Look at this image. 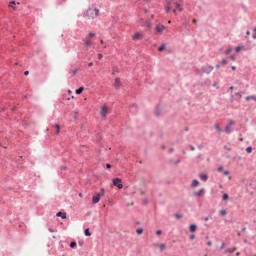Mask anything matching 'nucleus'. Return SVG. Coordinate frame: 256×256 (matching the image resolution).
<instances>
[{"mask_svg": "<svg viewBox=\"0 0 256 256\" xmlns=\"http://www.w3.org/2000/svg\"><path fill=\"white\" fill-rule=\"evenodd\" d=\"M98 9L90 8L84 13V16L88 20L94 19L98 15Z\"/></svg>", "mask_w": 256, "mask_h": 256, "instance_id": "f257e3e1", "label": "nucleus"}, {"mask_svg": "<svg viewBox=\"0 0 256 256\" xmlns=\"http://www.w3.org/2000/svg\"><path fill=\"white\" fill-rule=\"evenodd\" d=\"M104 194V189L102 188L100 190V192L97 194L96 195H94L92 197V202L96 204L100 200V196H103Z\"/></svg>", "mask_w": 256, "mask_h": 256, "instance_id": "f03ea898", "label": "nucleus"}, {"mask_svg": "<svg viewBox=\"0 0 256 256\" xmlns=\"http://www.w3.org/2000/svg\"><path fill=\"white\" fill-rule=\"evenodd\" d=\"M112 182H113V184L114 186H117L120 189L122 188L123 186H122V184H121V182H122L121 179H120L118 178H114L112 180Z\"/></svg>", "mask_w": 256, "mask_h": 256, "instance_id": "7ed1b4c3", "label": "nucleus"}, {"mask_svg": "<svg viewBox=\"0 0 256 256\" xmlns=\"http://www.w3.org/2000/svg\"><path fill=\"white\" fill-rule=\"evenodd\" d=\"M108 114V108L105 106H103L101 108V110L100 112V114L103 116L105 117L106 116L107 114Z\"/></svg>", "mask_w": 256, "mask_h": 256, "instance_id": "20e7f679", "label": "nucleus"}, {"mask_svg": "<svg viewBox=\"0 0 256 256\" xmlns=\"http://www.w3.org/2000/svg\"><path fill=\"white\" fill-rule=\"evenodd\" d=\"M84 46L86 48H88L91 47L92 44V42L90 38H86L84 40Z\"/></svg>", "mask_w": 256, "mask_h": 256, "instance_id": "39448f33", "label": "nucleus"}, {"mask_svg": "<svg viewBox=\"0 0 256 256\" xmlns=\"http://www.w3.org/2000/svg\"><path fill=\"white\" fill-rule=\"evenodd\" d=\"M234 124L235 122L232 120H230L229 121L228 125L225 128V131L226 132V133L229 134L230 132V126L233 125Z\"/></svg>", "mask_w": 256, "mask_h": 256, "instance_id": "423d86ee", "label": "nucleus"}, {"mask_svg": "<svg viewBox=\"0 0 256 256\" xmlns=\"http://www.w3.org/2000/svg\"><path fill=\"white\" fill-rule=\"evenodd\" d=\"M164 28V26L160 24H158L156 28V32L158 34L162 33Z\"/></svg>", "mask_w": 256, "mask_h": 256, "instance_id": "0eeeda50", "label": "nucleus"}, {"mask_svg": "<svg viewBox=\"0 0 256 256\" xmlns=\"http://www.w3.org/2000/svg\"><path fill=\"white\" fill-rule=\"evenodd\" d=\"M204 194V190L203 188L200 189L198 192H194V194L197 196H201Z\"/></svg>", "mask_w": 256, "mask_h": 256, "instance_id": "6e6552de", "label": "nucleus"}, {"mask_svg": "<svg viewBox=\"0 0 256 256\" xmlns=\"http://www.w3.org/2000/svg\"><path fill=\"white\" fill-rule=\"evenodd\" d=\"M141 37H142L141 34L139 32H136L132 36V39L134 40H140L141 38Z\"/></svg>", "mask_w": 256, "mask_h": 256, "instance_id": "1a4fd4ad", "label": "nucleus"}, {"mask_svg": "<svg viewBox=\"0 0 256 256\" xmlns=\"http://www.w3.org/2000/svg\"><path fill=\"white\" fill-rule=\"evenodd\" d=\"M173 5V7H175L179 11H182L183 10V8L181 6L178 4L176 2H174L173 4H172Z\"/></svg>", "mask_w": 256, "mask_h": 256, "instance_id": "9d476101", "label": "nucleus"}, {"mask_svg": "<svg viewBox=\"0 0 256 256\" xmlns=\"http://www.w3.org/2000/svg\"><path fill=\"white\" fill-rule=\"evenodd\" d=\"M199 176L200 178V179L204 181L207 180L208 178V176L205 174H200Z\"/></svg>", "mask_w": 256, "mask_h": 256, "instance_id": "9b49d317", "label": "nucleus"}, {"mask_svg": "<svg viewBox=\"0 0 256 256\" xmlns=\"http://www.w3.org/2000/svg\"><path fill=\"white\" fill-rule=\"evenodd\" d=\"M200 183L196 180H194L191 184V187L194 188L199 185Z\"/></svg>", "mask_w": 256, "mask_h": 256, "instance_id": "f8f14e48", "label": "nucleus"}, {"mask_svg": "<svg viewBox=\"0 0 256 256\" xmlns=\"http://www.w3.org/2000/svg\"><path fill=\"white\" fill-rule=\"evenodd\" d=\"M57 216H61L62 218L64 219L66 218V212H58L56 214Z\"/></svg>", "mask_w": 256, "mask_h": 256, "instance_id": "ddd939ff", "label": "nucleus"}, {"mask_svg": "<svg viewBox=\"0 0 256 256\" xmlns=\"http://www.w3.org/2000/svg\"><path fill=\"white\" fill-rule=\"evenodd\" d=\"M236 250V248L234 247L232 248H229L224 250V253H232L234 252Z\"/></svg>", "mask_w": 256, "mask_h": 256, "instance_id": "4468645a", "label": "nucleus"}, {"mask_svg": "<svg viewBox=\"0 0 256 256\" xmlns=\"http://www.w3.org/2000/svg\"><path fill=\"white\" fill-rule=\"evenodd\" d=\"M172 7H173V5L172 4V3L168 2V6L166 8V12H168Z\"/></svg>", "mask_w": 256, "mask_h": 256, "instance_id": "2eb2a0df", "label": "nucleus"}, {"mask_svg": "<svg viewBox=\"0 0 256 256\" xmlns=\"http://www.w3.org/2000/svg\"><path fill=\"white\" fill-rule=\"evenodd\" d=\"M196 226L194 224H191L190 226V231L191 232H194L196 230Z\"/></svg>", "mask_w": 256, "mask_h": 256, "instance_id": "dca6fc26", "label": "nucleus"}, {"mask_svg": "<svg viewBox=\"0 0 256 256\" xmlns=\"http://www.w3.org/2000/svg\"><path fill=\"white\" fill-rule=\"evenodd\" d=\"M114 86L116 87H119L120 86V80L119 78H116L115 80Z\"/></svg>", "mask_w": 256, "mask_h": 256, "instance_id": "f3484780", "label": "nucleus"}, {"mask_svg": "<svg viewBox=\"0 0 256 256\" xmlns=\"http://www.w3.org/2000/svg\"><path fill=\"white\" fill-rule=\"evenodd\" d=\"M244 48V46H240L236 48H235L234 50L236 52H238L240 51Z\"/></svg>", "mask_w": 256, "mask_h": 256, "instance_id": "a211bd4d", "label": "nucleus"}, {"mask_svg": "<svg viewBox=\"0 0 256 256\" xmlns=\"http://www.w3.org/2000/svg\"><path fill=\"white\" fill-rule=\"evenodd\" d=\"M246 99L247 100H248L250 99H252L254 100H256V96H246Z\"/></svg>", "mask_w": 256, "mask_h": 256, "instance_id": "6ab92c4d", "label": "nucleus"}, {"mask_svg": "<svg viewBox=\"0 0 256 256\" xmlns=\"http://www.w3.org/2000/svg\"><path fill=\"white\" fill-rule=\"evenodd\" d=\"M83 90H84V88L82 87H80L76 90V94H80L82 92Z\"/></svg>", "mask_w": 256, "mask_h": 256, "instance_id": "aec40b11", "label": "nucleus"}, {"mask_svg": "<svg viewBox=\"0 0 256 256\" xmlns=\"http://www.w3.org/2000/svg\"><path fill=\"white\" fill-rule=\"evenodd\" d=\"M214 127L218 132H220L222 131L221 128H220L218 124H215Z\"/></svg>", "mask_w": 256, "mask_h": 256, "instance_id": "412c9836", "label": "nucleus"}, {"mask_svg": "<svg viewBox=\"0 0 256 256\" xmlns=\"http://www.w3.org/2000/svg\"><path fill=\"white\" fill-rule=\"evenodd\" d=\"M84 234L86 236H90L91 234L88 228H86L84 230Z\"/></svg>", "mask_w": 256, "mask_h": 256, "instance_id": "4be33fe9", "label": "nucleus"}, {"mask_svg": "<svg viewBox=\"0 0 256 256\" xmlns=\"http://www.w3.org/2000/svg\"><path fill=\"white\" fill-rule=\"evenodd\" d=\"M16 4V2L15 1H12L10 2V4L9 5V6L12 7L14 10H15V8L13 6V5Z\"/></svg>", "mask_w": 256, "mask_h": 256, "instance_id": "5701e85b", "label": "nucleus"}, {"mask_svg": "<svg viewBox=\"0 0 256 256\" xmlns=\"http://www.w3.org/2000/svg\"><path fill=\"white\" fill-rule=\"evenodd\" d=\"M219 212L221 215L222 216H224L226 213V210H222L219 211Z\"/></svg>", "mask_w": 256, "mask_h": 256, "instance_id": "b1692460", "label": "nucleus"}, {"mask_svg": "<svg viewBox=\"0 0 256 256\" xmlns=\"http://www.w3.org/2000/svg\"><path fill=\"white\" fill-rule=\"evenodd\" d=\"M166 248V246L164 244H161L160 246V252H162Z\"/></svg>", "mask_w": 256, "mask_h": 256, "instance_id": "393cba45", "label": "nucleus"}, {"mask_svg": "<svg viewBox=\"0 0 256 256\" xmlns=\"http://www.w3.org/2000/svg\"><path fill=\"white\" fill-rule=\"evenodd\" d=\"M228 195L226 194H224V195H223V196H222V200H226L228 199Z\"/></svg>", "mask_w": 256, "mask_h": 256, "instance_id": "a878e982", "label": "nucleus"}, {"mask_svg": "<svg viewBox=\"0 0 256 256\" xmlns=\"http://www.w3.org/2000/svg\"><path fill=\"white\" fill-rule=\"evenodd\" d=\"M165 48V44H162L161 45V46L158 48V50L159 51H162V50H164Z\"/></svg>", "mask_w": 256, "mask_h": 256, "instance_id": "bb28decb", "label": "nucleus"}, {"mask_svg": "<svg viewBox=\"0 0 256 256\" xmlns=\"http://www.w3.org/2000/svg\"><path fill=\"white\" fill-rule=\"evenodd\" d=\"M56 134H58L59 132H60V126L58 124H56Z\"/></svg>", "mask_w": 256, "mask_h": 256, "instance_id": "cd10ccee", "label": "nucleus"}, {"mask_svg": "<svg viewBox=\"0 0 256 256\" xmlns=\"http://www.w3.org/2000/svg\"><path fill=\"white\" fill-rule=\"evenodd\" d=\"M246 151L248 152V153H250L252 152V148L250 147V146H248V147L246 148Z\"/></svg>", "mask_w": 256, "mask_h": 256, "instance_id": "c85d7f7f", "label": "nucleus"}, {"mask_svg": "<svg viewBox=\"0 0 256 256\" xmlns=\"http://www.w3.org/2000/svg\"><path fill=\"white\" fill-rule=\"evenodd\" d=\"M76 242H72L70 244V246L72 248H74L75 246H76Z\"/></svg>", "mask_w": 256, "mask_h": 256, "instance_id": "c756f323", "label": "nucleus"}, {"mask_svg": "<svg viewBox=\"0 0 256 256\" xmlns=\"http://www.w3.org/2000/svg\"><path fill=\"white\" fill-rule=\"evenodd\" d=\"M95 36V34L93 32H90L88 34V36L90 38H92Z\"/></svg>", "mask_w": 256, "mask_h": 256, "instance_id": "7c9ffc66", "label": "nucleus"}, {"mask_svg": "<svg viewBox=\"0 0 256 256\" xmlns=\"http://www.w3.org/2000/svg\"><path fill=\"white\" fill-rule=\"evenodd\" d=\"M136 232L138 234H140L142 232L143 230L142 228H139V229L136 230Z\"/></svg>", "mask_w": 256, "mask_h": 256, "instance_id": "2f4dec72", "label": "nucleus"}, {"mask_svg": "<svg viewBox=\"0 0 256 256\" xmlns=\"http://www.w3.org/2000/svg\"><path fill=\"white\" fill-rule=\"evenodd\" d=\"M176 217L178 218H182V215L180 214H176Z\"/></svg>", "mask_w": 256, "mask_h": 256, "instance_id": "473e14b6", "label": "nucleus"}, {"mask_svg": "<svg viewBox=\"0 0 256 256\" xmlns=\"http://www.w3.org/2000/svg\"><path fill=\"white\" fill-rule=\"evenodd\" d=\"M232 50V48H229L226 51V54H229Z\"/></svg>", "mask_w": 256, "mask_h": 256, "instance_id": "72a5a7b5", "label": "nucleus"}, {"mask_svg": "<svg viewBox=\"0 0 256 256\" xmlns=\"http://www.w3.org/2000/svg\"><path fill=\"white\" fill-rule=\"evenodd\" d=\"M151 24H151L150 22L149 21H146V25L147 26H148V27L150 26H151Z\"/></svg>", "mask_w": 256, "mask_h": 256, "instance_id": "f704fd0d", "label": "nucleus"}, {"mask_svg": "<svg viewBox=\"0 0 256 256\" xmlns=\"http://www.w3.org/2000/svg\"><path fill=\"white\" fill-rule=\"evenodd\" d=\"M78 70L77 69H74L72 70V76L75 75L77 73Z\"/></svg>", "mask_w": 256, "mask_h": 256, "instance_id": "c9c22d12", "label": "nucleus"}, {"mask_svg": "<svg viewBox=\"0 0 256 256\" xmlns=\"http://www.w3.org/2000/svg\"><path fill=\"white\" fill-rule=\"evenodd\" d=\"M98 58L99 60L102 59V54H98Z\"/></svg>", "mask_w": 256, "mask_h": 256, "instance_id": "e433bc0d", "label": "nucleus"}, {"mask_svg": "<svg viewBox=\"0 0 256 256\" xmlns=\"http://www.w3.org/2000/svg\"><path fill=\"white\" fill-rule=\"evenodd\" d=\"M236 96H238L239 98H240L242 97V95H241V94L240 92H236Z\"/></svg>", "mask_w": 256, "mask_h": 256, "instance_id": "4c0bfd02", "label": "nucleus"}, {"mask_svg": "<svg viewBox=\"0 0 256 256\" xmlns=\"http://www.w3.org/2000/svg\"><path fill=\"white\" fill-rule=\"evenodd\" d=\"M156 234L160 235L162 234V231L160 230H158L156 232Z\"/></svg>", "mask_w": 256, "mask_h": 256, "instance_id": "58836bf2", "label": "nucleus"}, {"mask_svg": "<svg viewBox=\"0 0 256 256\" xmlns=\"http://www.w3.org/2000/svg\"><path fill=\"white\" fill-rule=\"evenodd\" d=\"M222 64H226L227 63V61H226V60H224H224H222Z\"/></svg>", "mask_w": 256, "mask_h": 256, "instance_id": "ea45409f", "label": "nucleus"}, {"mask_svg": "<svg viewBox=\"0 0 256 256\" xmlns=\"http://www.w3.org/2000/svg\"><path fill=\"white\" fill-rule=\"evenodd\" d=\"M230 58L231 60H234H234H235V57H234V56H230Z\"/></svg>", "mask_w": 256, "mask_h": 256, "instance_id": "a19ab883", "label": "nucleus"}, {"mask_svg": "<svg viewBox=\"0 0 256 256\" xmlns=\"http://www.w3.org/2000/svg\"><path fill=\"white\" fill-rule=\"evenodd\" d=\"M224 246H225V244L224 242H222L220 248L222 249L223 248H224Z\"/></svg>", "mask_w": 256, "mask_h": 256, "instance_id": "79ce46f5", "label": "nucleus"}, {"mask_svg": "<svg viewBox=\"0 0 256 256\" xmlns=\"http://www.w3.org/2000/svg\"><path fill=\"white\" fill-rule=\"evenodd\" d=\"M194 238H195L194 235H193V234L190 236V238L192 240H194Z\"/></svg>", "mask_w": 256, "mask_h": 256, "instance_id": "37998d69", "label": "nucleus"}, {"mask_svg": "<svg viewBox=\"0 0 256 256\" xmlns=\"http://www.w3.org/2000/svg\"><path fill=\"white\" fill-rule=\"evenodd\" d=\"M106 168H111V165H110V164H106Z\"/></svg>", "mask_w": 256, "mask_h": 256, "instance_id": "c03bdc74", "label": "nucleus"}, {"mask_svg": "<svg viewBox=\"0 0 256 256\" xmlns=\"http://www.w3.org/2000/svg\"><path fill=\"white\" fill-rule=\"evenodd\" d=\"M222 166H220V167H219V168H218V172H220V171L222 170Z\"/></svg>", "mask_w": 256, "mask_h": 256, "instance_id": "a18cd8bd", "label": "nucleus"}, {"mask_svg": "<svg viewBox=\"0 0 256 256\" xmlns=\"http://www.w3.org/2000/svg\"><path fill=\"white\" fill-rule=\"evenodd\" d=\"M28 74H29L28 71H26V72H24V75H26V76L28 75Z\"/></svg>", "mask_w": 256, "mask_h": 256, "instance_id": "49530a36", "label": "nucleus"}, {"mask_svg": "<svg viewBox=\"0 0 256 256\" xmlns=\"http://www.w3.org/2000/svg\"><path fill=\"white\" fill-rule=\"evenodd\" d=\"M252 38L254 39H256V33L252 35Z\"/></svg>", "mask_w": 256, "mask_h": 256, "instance_id": "de8ad7c7", "label": "nucleus"}, {"mask_svg": "<svg viewBox=\"0 0 256 256\" xmlns=\"http://www.w3.org/2000/svg\"><path fill=\"white\" fill-rule=\"evenodd\" d=\"M88 66H93V63H92V62H90V63L88 64Z\"/></svg>", "mask_w": 256, "mask_h": 256, "instance_id": "09e8293b", "label": "nucleus"}, {"mask_svg": "<svg viewBox=\"0 0 256 256\" xmlns=\"http://www.w3.org/2000/svg\"><path fill=\"white\" fill-rule=\"evenodd\" d=\"M224 174L226 175V176H227L228 174V171H225L224 172Z\"/></svg>", "mask_w": 256, "mask_h": 256, "instance_id": "8fccbe9b", "label": "nucleus"}, {"mask_svg": "<svg viewBox=\"0 0 256 256\" xmlns=\"http://www.w3.org/2000/svg\"><path fill=\"white\" fill-rule=\"evenodd\" d=\"M207 244H208V246H210L212 245V242H207Z\"/></svg>", "mask_w": 256, "mask_h": 256, "instance_id": "3c124183", "label": "nucleus"}, {"mask_svg": "<svg viewBox=\"0 0 256 256\" xmlns=\"http://www.w3.org/2000/svg\"><path fill=\"white\" fill-rule=\"evenodd\" d=\"M236 67L235 66H232V69L233 70H236Z\"/></svg>", "mask_w": 256, "mask_h": 256, "instance_id": "603ef678", "label": "nucleus"}, {"mask_svg": "<svg viewBox=\"0 0 256 256\" xmlns=\"http://www.w3.org/2000/svg\"><path fill=\"white\" fill-rule=\"evenodd\" d=\"M246 34L247 36L250 35V31H248V30L246 31Z\"/></svg>", "mask_w": 256, "mask_h": 256, "instance_id": "864d4df0", "label": "nucleus"}, {"mask_svg": "<svg viewBox=\"0 0 256 256\" xmlns=\"http://www.w3.org/2000/svg\"><path fill=\"white\" fill-rule=\"evenodd\" d=\"M48 230L52 232H54L52 228H48Z\"/></svg>", "mask_w": 256, "mask_h": 256, "instance_id": "5fc2aeb1", "label": "nucleus"}, {"mask_svg": "<svg viewBox=\"0 0 256 256\" xmlns=\"http://www.w3.org/2000/svg\"><path fill=\"white\" fill-rule=\"evenodd\" d=\"M173 12H174L176 14V9H174V10H173Z\"/></svg>", "mask_w": 256, "mask_h": 256, "instance_id": "6e6d98bb", "label": "nucleus"}, {"mask_svg": "<svg viewBox=\"0 0 256 256\" xmlns=\"http://www.w3.org/2000/svg\"><path fill=\"white\" fill-rule=\"evenodd\" d=\"M192 22H193V23H194V24H195V23L196 22V20L195 19H194V20H192Z\"/></svg>", "mask_w": 256, "mask_h": 256, "instance_id": "4d7b16f0", "label": "nucleus"}, {"mask_svg": "<svg viewBox=\"0 0 256 256\" xmlns=\"http://www.w3.org/2000/svg\"><path fill=\"white\" fill-rule=\"evenodd\" d=\"M191 150H194V147H193V146H191Z\"/></svg>", "mask_w": 256, "mask_h": 256, "instance_id": "13d9d810", "label": "nucleus"}, {"mask_svg": "<svg viewBox=\"0 0 256 256\" xmlns=\"http://www.w3.org/2000/svg\"><path fill=\"white\" fill-rule=\"evenodd\" d=\"M216 68H220V65L217 64V65L216 66Z\"/></svg>", "mask_w": 256, "mask_h": 256, "instance_id": "bf43d9fd", "label": "nucleus"}, {"mask_svg": "<svg viewBox=\"0 0 256 256\" xmlns=\"http://www.w3.org/2000/svg\"><path fill=\"white\" fill-rule=\"evenodd\" d=\"M254 31L256 33V27L254 28Z\"/></svg>", "mask_w": 256, "mask_h": 256, "instance_id": "052dcab7", "label": "nucleus"}, {"mask_svg": "<svg viewBox=\"0 0 256 256\" xmlns=\"http://www.w3.org/2000/svg\"><path fill=\"white\" fill-rule=\"evenodd\" d=\"M79 196H80V197H82V194H81V193L79 194Z\"/></svg>", "mask_w": 256, "mask_h": 256, "instance_id": "680f3d73", "label": "nucleus"}, {"mask_svg": "<svg viewBox=\"0 0 256 256\" xmlns=\"http://www.w3.org/2000/svg\"><path fill=\"white\" fill-rule=\"evenodd\" d=\"M236 255L238 256H239L240 255V252H237L236 254Z\"/></svg>", "mask_w": 256, "mask_h": 256, "instance_id": "e2e57ef3", "label": "nucleus"}, {"mask_svg": "<svg viewBox=\"0 0 256 256\" xmlns=\"http://www.w3.org/2000/svg\"><path fill=\"white\" fill-rule=\"evenodd\" d=\"M100 43L101 44H103L104 43L103 40H100Z\"/></svg>", "mask_w": 256, "mask_h": 256, "instance_id": "0e129e2a", "label": "nucleus"}, {"mask_svg": "<svg viewBox=\"0 0 256 256\" xmlns=\"http://www.w3.org/2000/svg\"><path fill=\"white\" fill-rule=\"evenodd\" d=\"M233 88H234L233 86H230V90H232Z\"/></svg>", "mask_w": 256, "mask_h": 256, "instance_id": "69168bd1", "label": "nucleus"}, {"mask_svg": "<svg viewBox=\"0 0 256 256\" xmlns=\"http://www.w3.org/2000/svg\"><path fill=\"white\" fill-rule=\"evenodd\" d=\"M205 220H208V218H205Z\"/></svg>", "mask_w": 256, "mask_h": 256, "instance_id": "338daca9", "label": "nucleus"}, {"mask_svg": "<svg viewBox=\"0 0 256 256\" xmlns=\"http://www.w3.org/2000/svg\"><path fill=\"white\" fill-rule=\"evenodd\" d=\"M52 238H56V236H52Z\"/></svg>", "mask_w": 256, "mask_h": 256, "instance_id": "774afa93", "label": "nucleus"}]
</instances>
